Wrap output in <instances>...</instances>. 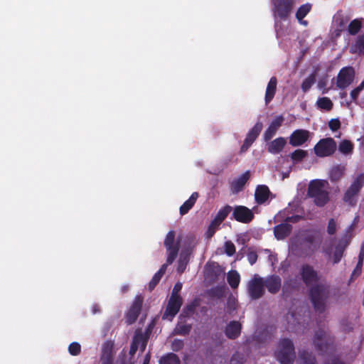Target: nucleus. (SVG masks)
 I'll return each mask as SVG.
<instances>
[{"instance_id":"obj_1","label":"nucleus","mask_w":364,"mask_h":364,"mask_svg":"<svg viewBox=\"0 0 364 364\" xmlns=\"http://www.w3.org/2000/svg\"><path fill=\"white\" fill-rule=\"evenodd\" d=\"M309 295L314 310L319 314L323 313L330 296L329 286L323 283L316 284L310 287Z\"/></svg>"},{"instance_id":"obj_2","label":"nucleus","mask_w":364,"mask_h":364,"mask_svg":"<svg viewBox=\"0 0 364 364\" xmlns=\"http://www.w3.org/2000/svg\"><path fill=\"white\" fill-rule=\"evenodd\" d=\"M327 186L326 181L320 179L313 180L309 184L307 196L313 198L314 203L318 207L324 206L329 200Z\"/></svg>"},{"instance_id":"obj_3","label":"nucleus","mask_w":364,"mask_h":364,"mask_svg":"<svg viewBox=\"0 0 364 364\" xmlns=\"http://www.w3.org/2000/svg\"><path fill=\"white\" fill-rule=\"evenodd\" d=\"M323 242V234L319 230L311 229L303 232L300 238V245L309 255L314 254Z\"/></svg>"},{"instance_id":"obj_4","label":"nucleus","mask_w":364,"mask_h":364,"mask_svg":"<svg viewBox=\"0 0 364 364\" xmlns=\"http://www.w3.org/2000/svg\"><path fill=\"white\" fill-rule=\"evenodd\" d=\"M275 356L281 364H293L295 352L292 341L289 338L281 339Z\"/></svg>"},{"instance_id":"obj_5","label":"nucleus","mask_w":364,"mask_h":364,"mask_svg":"<svg viewBox=\"0 0 364 364\" xmlns=\"http://www.w3.org/2000/svg\"><path fill=\"white\" fill-rule=\"evenodd\" d=\"M313 343L317 351L325 353L333 348L334 337L328 331L319 328L315 332Z\"/></svg>"},{"instance_id":"obj_6","label":"nucleus","mask_w":364,"mask_h":364,"mask_svg":"<svg viewBox=\"0 0 364 364\" xmlns=\"http://www.w3.org/2000/svg\"><path fill=\"white\" fill-rule=\"evenodd\" d=\"M364 186V173H359L346 191L343 200L350 206H355L358 196Z\"/></svg>"},{"instance_id":"obj_7","label":"nucleus","mask_w":364,"mask_h":364,"mask_svg":"<svg viewBox=\"0 0 364 364\" xmlns=\"http://www.w3.org/2000/svg\"><path fill=\"white\" fill-rule=\"evenodd\" d=\"M296 0H272V11L275 18L287 20L290 16Z\"/></svg>"},{"instance_id":"obj_8","label":"nucleus","mask_w":364,"mask_h":364,"mask_svg":"<svg viewBox=\"0 0 364 364\" xmlns=\"http://www.w3.org/2000/svg\"><path fill=\"white\" fill-rule=\"evenodd\" d=\"M336 150V143L333 138L320 139L314 147V154L318 157L330 156Z\"/></svg>"},{"instance_id":"obj_9","label":"nucleus","mask_w":364,"mask_h":364,"mask_svg":"<svg viewBox=\"0 0 364 364\" xmlns=\"http://www.w3.org/2000/svg\"><path fill=\"white\" fill-rule=\"evenodd\" d=\"M247 292L252 300L262 297L265 292L264 279L257 274L254 275L247 283Z\"/></svg>"},{"instance_id":"obj_10","label":"nucleus","mask_w":364,"mask_h":364,"mask_svg":"<svg viewBox=\"0 0 364 364\" xmlns=\"http://www.w3.org/2000/svg\"><path fill=\"white\" fill-rule=\"evenodd\" d=\"M176 233L170 230L164 240V244L167 251V262L172 264L178 256L180 245L179 242H175Z\"/></svg>"},{"instance_id":"obj_11","label":"nucleus","mask_w":364,"mask_h":364,"mask_svg":"<svg viewBox=\"0 0 364 364\" xmlns=\"http://www.w3.org/2000/svg\"><path fill=\"white\" fill-rule=\"evenodd\" d=\"M355 70L351 66L342 68L336 77V86L340 90H345L354 80Z\"/></svg>"},{"instance_id":"obj_12","label":"nucleus","mask_w":364,"mask_h":364,"mask_svg":"<svg viewBox=\"0 0 364 364\" xmlns=\"http://www.w3.org/2000/svg\"><path fill=\"white\" fill-rule=\"evenodd\" d=\"M182 304V298H176L173 296H170L165 311L162 315V319L172 321L175 316L180 311Z\"/></svg>"},{"instance_id":"obj_13","label":"nucleus","mask_w":364,"mask_h":364,"mask_svg":"<svg viewBox=\"0 0 364 364\" xmlns=\"http://www.w3.org/2000/svg\"><path fill=\"white\" fill-rule=\"evenodd\" d=\"M255 215L252 210L244 205H236L232 209V218L242 223H250Z\"/></svg>"},{"instance_id":"obj_14","label":"nucleus","mask_w":364,"mask_h":364,"mask_svg":"<svg viewBox=\"0 0 364 364\" xmlns=\"http://www.w3.org/2000/svg\"><path fill=\"white\" fill-rule=\"evenodd\" d=\"M301 277L307 287H312L319 281L318 272L310 264H304L301 269Z\"/></svg>"},{"instance_id":"obj_15","label":"nucleus","mask_w":364,"mask_h":364,"mask_svg":"<svg viewBox=\"0 0 364 364\" xmlns=\"http://www.w3.org/2000/svg\"><path fill=\"white\" fill-rule=\"evenodd\" d=\"M311 133L309 130L298 129L294 130L289 137V144L294 146H301L309 141Z\"/></svg>"},{"instance_id":"obj_16","label":"nucleus","mask_w":364,"mask_h":364,"mask_svg":"<svg viewBox=\"0 0 364 364\" xmlns=\"http://www.w3.org/2000/svg\"><path fill=\"white\" fill-rule=\"evenodd\" d=\"M263 127V124L261 122H257L254 127L249 131L246 138L243 142V144L240 148V153H244L248 150L252 146L254 141L257 139Z\"/></svg>"},{"instance_id":"obj_17","label":"nucleus","mask_w":364,"mask_h":364,"mask_svg":"<svg viewBox=\"0 0 364 364\" xmlns=\"http://www.w3.org/2000/svg\"><path fill=\"white\" fill-rule=\"evenodd\" d=\"M263 127V124L261 122H257L254 127L249 131L246 138L243 142V144L240 148V153H244L248 150L252 146L254 141L257 139Z\"/></svg>"},{"instance_id":"obj_18","label":"nucleus","mask_w":364,"mask_h":364,"mask_svg":"<svg viewBox=\"0 0 364 364\" xmlns=\"http://www.w3.org/2000/svg\"><path fill=\"white\" fill-rule=\"evenodd\" d=\"M142 304L143 298L141 296H136L126 316V321L128 324H132L136 321L141 311Z\"/></svg>"},{"instance_id":"obj_19","label":"nucleus","mask_w":364,"mask_h":364,"mask_svg":"<svg viewBox=\"0 0 364 364\" xmlns=\"http://www.w3.org/2000/svg\"><path fill=\"white\" fill-rule=\"evenodd\" d=\"M284 122V117L282 115L277 116L269 124L268 128L263 134V139L264 141H270L276 134L277 132L282 127Z\"/></svg>"},{"instance_id":"obj_20","label":"nucleus","mask_w":364,"mask_h":364,"mask_svg":"<svg viewBox=\"0 0 364 364\" xmlns=\"http://www.w3.org/2000/svg\"><path fill=\"white\" fill-rule=\"evenodd\" d=\"M264 286L272 294L278 293L282 287V279L279 276L272 274L264 279Z\"/></svg>"},{"instance_id":"obj_21","label":"nucleus","mask_w":364,"mask_h":364,"mask_svg":"<svg viewBox=\"0 0 364 364\" xmlns=\"http://www.w3.org/2000/svg\"><path fill=\"white\" fill-rule=\"evenodd\" d=\"M292 231V225L285 222L282 223L273 228V232L275 238L278 240H284Z\"/></svg>"},{"instance_id":"obj_22","label":"nucleus","mask_w":364,"mask_h":364,"mask_svg":"<svg viewBox=\"0 0 364 364\" xmlns=\"http://www.w3.org/2000/svg\"><path fill=\"white\" fill-rule=\"evenodd\" d=\"M350 243V238H348L346 235L344 237L341 238L338 243L336 245L335 247V251L333 255V263L338 264L341 258L343 256L344 251L346 248Z\"/></svg>"},{"instance_id":"obj_23","label":"nucleus","mask_w":364,"mask_h":364,"mask_svg":"<svg viewBox=\"0 0 364 364\" xmlns=\"http://www.w3.org/2000/svg\"><path fill=\"white\" fill-rule=\"evenodd\" d=\"M242 326L236 321H230L225 327V334L229 339H236L241 333Z\"/></svg>"},{"instance_id":"obj_24","label":"nucleus","mask_w":364,"mask_h":364,"mask_svg":"<svg viewBox=\"0 0 364 364\" xmlns=\"http://www.w3.org/2000/svg\"><path fill=\"white\" fill-rule=\"evenodd\" d=\"M271 192L266 185H258L255 192V199L257 204L264 203L269 198Z\"/></svg>"},{"instance_id":"obj_25","label":"nucleus","mask_w":364,"mask_h":364,"mask_svg":"<svg viewBox=\"0 0 364 364\" xmlns=\"http://www.w3.org/2000/svg\"><path fill=\"white\" fill-rule=\"evenodd\" d=\"M286 144V139L282 136H279L268 144L267 151L272 154H278L284 149Z\"/></svg>"},{"instance_id":"obj_26","label":"nucleus","mask_w":364,"mask_h":364,"mask_svg":"<svg viewBox=\"0 0 364 364\" xmlns=\"http://www.w3.org/2000/svg\"><path fill=\"white\" fill-rule=\"evenodd\" d=\"M277 79L276 77L273 76L270 78L265 92V104L268 105L274 98L276 91H277Z\"/></svg>"},{"instance_id":"obj_27","label":"nucleus","mask_w":364,"mask_h":364,"mask_svg":"<svg viewBox=\"0 0 364 364\" xmlns=\"http://www.w3.org/2000/svg\"><path fill=\"white\" fill-rule=\"evenodd\" d=\"M250 178V172L246 171L243 174H242L237 179L233 181L231 183V190L233 193H239L240 192L245 183Z\"/></svg>"},{"instance_id":"obj_28","label":"nucleus","mask_w":364,"mask_h":364,"mask_svg":"<svg viewBox=\"0 0 364 364\" xmlns=\"http://www.w3.org/2000/svg\"><path fill=\"white\" fill-rule=\"evenodd\" d=\"M198 198V193L197 192H193L191 194V196H190V198L187 200H186L183 203V205L180 207V209H179L180 214L181 215H183L188 213V212L195 205Z\"/></svg>"},{"instance_id":"obj_29","label":"nucleus","mask_w":364,"mask_h":364,"mask_svg":"<svg viewBox=\"0 0 364 364\" xmlns=\"http://www.w3.org/2000/svg\"><path fill=\"white\" fill-rule=\"evenodd\" d=\"M232 210V208L229 205H226L221 209L218 210L216 215L213 218V224L214 225H220L228 217V215L230 213V212Z\"/></svg>"},{"instance_id":"obj_30","label":"nucleus","mask_w":364,"mask_h":364,"mask_svg":"<svg viewBox=\"0 0 364 364\" xmlns=\"http://www.w3.org/2000/svg\"><path fill=\"white\" fill-rule=\"evenodd\" d=\"M345 172V167L341 165H336L331 168L329 172V179L331 182H337L340 181Z\"/></svg>"},{"instance_id":"obj_31","label":"nucleus","mask_w":364,"mask_h":364,"mask_svg":"<svg viewBox=\"0 0 364 364\" xmlns=\"http://www.w3.org/2000/svg\"><path fill=\"white\" fill-rule=\"evenodd\" d=\"M350 52L353 54L364 55V34L360 35L350 46Z\"/></svg>"},{"instance_id":"obj_32","label":"nucleus","mask_w":364,"mask_h":364,"mask_svg":"<svg viewBox=\"0 0 364 364\" xmlns=\"http://www.w3.org/2000/svg\"><path fill=\"white\" fill-rule=\"evenodd\" d=\"M112 348V346H109L108 345L103 348L100 358L102 364H114V356Z\"/></svg>"},{"instance_id":"obj_33","label":"nucleus","mask_w":364,"mask_h":364,"mask_svg":"<svg viewBox=\"0 0 364 364\" xmlns=\"http://www.w3.org/2000/svg\"><path fill=\"white\" fill-rule=\"evenodd\" d=\"M159 364H181L179 357L174 353H168L161 357Z\"/></svg>"},{"instance_id":"obj_34","label":"nucleus","mask_w":364,"mask_h":364,"mask_svg":"<svg viewBox=\"0 0 364 364\" xmlns=\"http://www.w3.org/2000/svg\"><path fill=\"white\" fill-rule=\"evenodd\" d=\"M301 364H316L315 356L311 352L303 350L299 355Z\"/></svg>"},{"instance_id":"obj_35","label":"nucleus","mask_w":364,"mask_h":364,"mask_svg":"<svg viewBox=\"0 0 364 364\" xmlns=\"http://www.w3.org/2000/svg\"><path fill=\"white\" fill-rule=\"evenodd\" d=\"M149 338L147 336L144 335L143 333H141L139 331H136V333L133 338V341L136 343V345L141 346V350L144 351L146 347L147 342H148Z\"/></svg>"},{"instance_id":"obj_36","label":"nucleus","mask_w":364,"mask_h":364,"mask_svg":"<svg viewBox=\"0 0 364 364\" xmlns=\"http://www.w3.org/2000/svg\"><path fill=\"white\" fill-rule=\"evenodd\" d=\"M308 156V151L304 149H296L289 155L293 164H296L301 162Z\"/></svg>"},{"instance_id":"obj_37","label":"nucleus","mask_w":364,"mask_h":364,"mask_svg":"<svg viewBox=\"0 0 364 364\" xmlns=\"http://www.w3.org/2000/svg\"><path fill=\"white\" fill-rule=\"evenodd\" d=\"M192 329V325L186 323L179 322L173 330V334L180 336H187Z\"/></svg>"},{"instance_id":"obj_38","label":"nucleus","mask_w":364,"mask_h":364,"mask_svg":"<svg viewBox=\"0 0 364 364\" xmlns=\"http://www.w3.org/2000/svg\"><path fill=\"white\" fill-rule=\"evenodd\" d=\"M227 281L232 289L237 288L240 282V274L236 270L230 271L227 275Z\"/></svg>"},{"instance_id":"obj_39","label":"nucleus","mask_w":364,"mask_h":364,"mask_svg":"<svg viewBox=\"0 0 364 364\" xmlns=\"http://www.w3.org/2000/svg\"><path fill=\"white\" fill-rule=\"evenodd\" d=\"M338 150L344 155L350 154L353 151V144L349 140L344 139L339 144Z\"/></svg>"},{"instance_id":"obj_40","label":"nucleus","mask_w":364,"mask_h":364,"mask_svg":"<svg viewBox=\"0 0 364 364\" xmlns=\"http://www.w3.org/2000/svg\"><path fill=\"white\" fill-rule=\"evenodd\" d=\"M316 105L321 109L330 111L332 109L333 104L328 97H323L318 99Z\"/></svg>"},{"instance_id":"obj_41","label":"nucleus","mask_w":364,"mask_h":364,"mask_svg":"<svg viewBox=\"0 0 364 364\" xmlns=\"http://www.w3.org/2000/svg\"><path fill=\"white\" fill-rule=\"evenodd\" d=\"M311 9V4H305L299 7L296 12V18L299 21L303 18L310 12Z\"/></svg>"},{"instance_id":"obj_42","label":"nucleus","mask_w":364,"mask_h":364,"mask_svg":"<svg viewBox=\"0 0 364 364\" xmlns=\"http://www.w3.org/2000/svg\"><path fill=\"white\" fill-rule=\"evenodd\" d=\"M189 262V256L188 254L181 253L178 262L177 272L182 274L188 265Z\"/></svg>"},{"instance_id":"obj_43","label":"nucleus","mask_w":364,"mask_h":364,"mask_svg":"<svg viewBox=\"0 0 364 364\" xmlns=\"http://www.w3.org/2000/svg\"><path fill=\"white\" fill-rule=\"evenodd\" d=\"M208 294L210 297L220 299L225 295V287L223 286H217L211 288Z\"/></svg>"},{"instance_id":"obj_44","label":"nucleus","mask_w":364,"mask_h":364,"mask_svg":"<svg viewBox=\"0 0 364 364\" xmlns=\"http://www.w3.org/2000/svg\"><path fill=\"white\" fill-rule=\"evenodd\" d=\"M361 26V21L359 19H354L348 25V33L350 35H356L360 30Z\"/></svg>"},{"instance_id":"obj_45","label":"nucleus","mask_w":364,"mask_h":364,"mask_svg":"<svg viewBox=\"0 0 364 364\" xmlns=\"http://www.w3.org/2000/svg\"><path fill=\"white\" fill-rule=\"evenodd\" d=\"M316 81V77L314 74H311L309 77H307L301 84V90L304 92H306L309 90L311 86L314 84Z\"/></svg>"},{"instance_id":"obj_46","label":"nucleus","mask_w":364,"mask_h":364,"mask_svg":"<svg viewBox=\"0 0 364 364\" xmlns=\"http://www.w3.org/2000/svg\"><path fill=\"white\" fill-rule=\"evenodd\" d=\"M199 305V302L197 299L193 300L191 303L187 304L183 309V313L187 316L192 314L195 312L196 309Z\"/></svg>"},{"instance_id":"obj_47","label":"nucleus","mask_w":364,"mask_h":364,"mask_svg":"<svg viewBox=\"0 0 364 364\" xmlns=\"http://www.w3.org/2000/svg\"><path fill=\"white\" fill-rule=\"evenodd\" d=\"M184 347V341L181 339L176 338L171 341V349L173 352H178L181 350Z\"/></svg>"},{"instance_id":"obj_48","label":"nucleus","mask_w":364,"mask_h":364,"mask_svg":"<svg viewBox=\"0 0 364 364\" xmlns=\"http://www.w3.org/2000/svg\"><path fill=\"white\" fill-rule=\"evenodd\" d=\"M68 351L72 355H78L81 352V346L77 342H73L69 345Z\"/></svg>"},{"instance_id":"obj_49","label":"nucleus","mask_w":364,"mask_h":364,"mask_svg":"<svg viewBox=\"0 0 364 364\" xmlns=\"http://www.w3.org/2000/svg\"><path fill=\"white\" fill-rule=\"evenodd\" d=\"M364 90V81H363L357 87L351 90L350 95V98L353 101L355 102L358 96L360 95V92Z\"/></svg>"},{"instance_id":"obj_50","label":"nucleus","mask_w":364,"mask_h":364,"mask_svg":"<svg viewBox=\"0 0 364 364\" xmlns=\"http://www.w3.org/2000/svg\"><path fill=\"white\" fill-rule=\"evenodd\" d=\"M163 275L158 274V272L155 273V274L153 276L151 280L150 281L149 284V290L150 291H153L154 288L156 287V285L159 284L160 280L161 279Z\"/></svg>"},{"instance_id":"obj_51","label":"nucleus","mask_w":364,"mask_h":364,"mask_svg":"<svg viewBox=\"0 0 364 364\" xmlns=\"http://www.w3.org/2000/svg\"><path fill=\"white\" fill-rule=\"evenodd\" d=\"M225 252L228 256H232L235 253V247L232 242L230 240L225 242Z\"/></svg>"},{"instance_id":"obj_52","label":"nucleus","mask_w":364,"mask_h":364,"mask_svg":"<svg viewBox=\"0 0 364 364\" xmlns=\"http://www.w3.org/2000/svg\"><path fill=\"white\" fill-rule=\"evenodd\" d=\"M336 221L334 220V219L331 218L328 220V223L327 232L329 235H334L336 233Z\"/></svg>"},{"instance_id":"obj_53","label":"nucleus","mask_w":364,"mask_h":364,"mask_svg":"<svg viewBox=\"0 0 364 364\" xmlns=\"http://www.w3.org/2000/svg\"><path fill=\"white\" fill-rule=\"evenodd\" d=\"M328 127L331 130L337 131L341 127V122L338 119H332L328 122Z\"/></svg>"},{"instance_id":"obj_54","label":"nucleus","mask_w":364,"mask_h":364,"mask_svg":"<svg viewBox=\"0 0 364 364\" xmlns=\"http://www.w3.org/2000/svg\"><path fill=\"white\" fill-rule=\"evenodd\" d=\"M181 289L182 284L181 282L176 283L171 291V296H173L176 298H182L181 296L178 294Z\"/></svg>"},{"instance_id":"obj_55","label":"nucleus","mask_w":364,"mask_h":364,"mask_svg":"<svg viewBox=\"0 0 364 364\" xmlns=\"http://www.w3.org/2000/svg\"><path fill=\"white\" fill-rule=\"evenodd\" d=\"M244 360L242 356L236 353L232 355L230 359V364H243Z\"/></svg>"},{"instance_id":"obj_56","label":"nucleus","mask_w":364,"mask_h":364,"mask_svg":"<svg viewBox=\"0 0 364 364\" xmlns=\"http://www.w3.org/2000/svg\"><path fill=\"white\" fill-rule=\"evenodd\" d=\"M220 225H214L213 224V220H212L208 226V230H207V235L208 237H211L213 236V235L215 234L216 230L218 229V228L219 227Z\"/></svg>"},{"instance_id":"obj_57","label":"nucleus","mask_w":364,"mask_h":364,"mask_svg":"<svg viewBox=\"0 0 364 364\" xmlns=\"http://www.w3.org/2000/svg\"><path fill=\"white\" fill-rule=\"evenodd\" d=\"M237 309V304L235 300L228 299L227 304V313L232 314Z\"/></svg>"},{"instance_id":"obj_58","label":"nucleus","mask_w":364,"mask_h":364,"mask_svg":"<svg viewBox=\"0 0 364 364\" xmlns=\"http://www.w3.org/2000/svg\"><path fill=\"white\" fill-rule=\"evenodd\" d=\"M327 85V80L326 78L320 79L318 82V87L319 89L322 90V93H327L329 90V88H326Z\"/></svg>"},{"instance_id":"obj_59","label":"nucleus","mask_w":364,"mask_h":364,"mask_svg":"<svg viewBox=\"0 0 364 364\" xmlns=\"http://www.w3.org/2000/svg\"><path fill=\"white\" fill-rule=\"evenodd\" d=\"M302 219V217L299 215H294L291 216H288L285 218L284 222L287 223H296L299 222Z\"/></svg>"},{"instance_id":"obj_60","label":"nucleus","mask_w":364,"mask_h":364,"mask_svg":"<svg viewBox=\"0 0 364 364\" xmlns=\"http://www.w3.org/2000/svg\"><path fill=\"white\" fill-rule=\"evenodd\" d=\"M247 259L251 265L256 263L257 260V254L255 251H251L247 253Z\"/></svg>"},{"instance_id":"obj_61","label":"nucleus","mask_w":364,"mask_h":364,"mask_svg":"<svg viewBox=\"0 0 364 364\" xmlns=\"http://www.w3.org/2000/svg\"><path fill=\"white\" fill-rule=\"evenodd\" d=\"M156 325L155 321L152 320L146 326L144 333H143L144 335L147 336V337L149 338V336Z\"/></svg>"},{"instance_id":"obj_62","label":"nucleus","mask_w":364,"mask_h":364,"mask_svg":"<svg viewBox=\"0 0 364 364\" xmlns=\"http://www.w3.org/2000/svg\"><path fill=\"white\" fill-rule=\"evenodd\" d=\"M292 282H293V281L291 279H290L289 281H286L284 283L283 289H282L284 293L289 291L290 289H291L293 288L291 286Z\"/></svg>"},{"instance_id":"obj_63","label":"nucleus","mask_w":364,"mask_h":364,"mask_svg":"<svg viewBox=\"0 0 364 364\" xmlns=\"http://www.w3.org/2000/svg\"><path fill=\"white\" fill-rule=\"evenodd\" d=\"M138 348H139V346L136 345V343L132 341L131 346H130L129 352V355L131 356H134V354L136 353Z\"/></svg>"},{"instance_id":"obj_64","label":"nucleus","mask_w":364,"mask_h":364,"mask_svg":"<svg viewBox=\"0 0 364 364\" xmlns=\"http://www.w3.org/2000/svg\"><path fill=\"white\" fill-rule=\"evenodd\" d=\"M362 269H358L357 267L354 269L353 272H352L350 279V281H353L354 278L358 277L361 274Z\"/></svg>"}]
</instances>
